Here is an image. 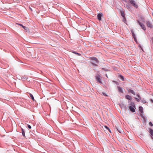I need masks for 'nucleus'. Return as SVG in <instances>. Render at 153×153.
<instances>
[{
	"label": "nucleus",
	"instance_id": "7",
	"mask_svg": "<svg viewBox=\"0 0 153 153\" xmlns=\"http://www.w3.org/2000/svg\"><path fill=\"white\" fill-rule=\"evenodd\" d=\"M103 16L102 13L98 14L97 15V18L99 20H101V17Z\"/></svg>",
	"mask_w": 153,
	"mask_h": 153
},
{
	"label": "nucleus",
	"instance_id": "16",
	"mask_svg": "<svg viewBox=\"0 0 153 153\" xmlns=\"http://www.w3.org/2000/svg\"><path fill=\"white\" fill-rule=\"evenodd\" d=\"M129 92L134 95L135 94V92L133 90H130Z\"/></svg>",
	"mask_w": 153,
	"mask_h": 153
},
{
	"label": "nucleus",
	"instance_id": "21",
	"mask_svg": "<svg viewBox=\"0 0 153 153\" xmlns=\"http://www.w3.org/2000/svg\"><path fill=\"white\" fill-rule=\"evenodd\" d=\"M149 125L150 126H153V124H152V122H149Z\"/></svg>",
	"mask_w": 153,
	"mask_h": 153
},
{
	"label": "nucleus",
	"instance_id": "24",
	"mask_svg": "<svg viewBox=\"0 0 153 153\" xmlns=\"http://www.w3.org/2000/svg\"><path fill=\"white\" fill-rule=\"evenodd\" d=\"M105 127L107 129V130H109V128L108 127H107V126H105Z\"/></svg>",
	"mask_w": 153,
	"mask_h": 153
},
{
	"label": "nucleus",
	"instance_id": "18",
	"mask_svg": "<svg viewBox=\"0 0 153 153\" xmlns=\"http://www.w3.org/2000/svg\"><path fill=\"white\" fill-rule=\"evenodd\" d=\"M120 78L122 79V80L123 81L124 80V77L123 76L120 75Z\"/></svg>",
	"mask_w": 153,
	"mask_h": 153
},
{
	"label": "nucleus",
	"instance_id": "10",
	"mask_svg": "<svg viewBox=\"0 0 153 153\" xmlns=\"http://www.w3.org/2000/svg\"><path fill=\"white\" fill-rule=\"evenodd\" d=\"M139 110L142 114L143 113V109L142 106H140L139 107Z\"/></svg>",
	"mask_w": 153,
	"mask_h": 153
},
{
	"label": "nucleus",
	"instance_id": "14",
	"mask_svg": "<svg viewBox=\"0 0 153 153\" xmlns=\"http://www.w3.org/2000/svg\"><path fill=\"white\" fill-rule=\"evenodd\" d=\"M117 131L120 133H122L123 132V131L122 129H120L119 128H117Z\"/></svg>",
	"mask_w": 153,
	"mask_h": 153
},
{
	"label": "nucleus",
	"instance_id": "26",
	"mask_svg": "<svg viewBox=\"0 0 153 153\" xmlns=\"http://www.w3.org/2000/svg\"><path fill=\"white\" fill-rule=\"evenodd\" d=\"M152 43H153V38H152Z\"/></svg>",
	"mask_w": 153,
	"mask_h": 153
},
{
	"label": "nucleus",
	"instance_id": "4",
	"mask_svg": "<svg viewBox=\"0 0 153 153\" xmlns=\"http://www.w3.org/2000/svg\"><path fill=\"white\" fill-rule=\"evenodd\" d=\"M95 78L96 79L98 82L100 83H102L101 79V76L100 75L97 74V75H96V76H95Z\"/></svg>",
	"mask_w": 153,
	"mask_h": 153
},
{
	"label": "nucleus",
	"instance_id": "8",
	"mask_svg": "<svg viewBox=\"0 0 153 153\" xmlns=\"http://www.w3.org/2000/svg\"><path fill=\"white\" fill-rule=\"evenodd\" d=\"M126 98L127 99L130 100H132V98L129 95H127L126 96Z\"/></svg>",
	"mask_w": 153,
	"mask_h": 153
},
{
	"label": "nucleus",
	"instance_id": "12",
	"mask_svg": "<svg viewBox=\"0 0 153 153\" xmlns=\"http://www.w3.org/2000/svg\"><path fill=\"white\" fill-rule=\"evenodd\" d=\"M121 15L124 18H125V13H124V12H123V11L121 12Z\"/></svg>",
	"mask_w": 153,
	"mask_h": 153
},
{
	"label": "nucleus",
	"instance_id": "28",
	"mask_svg": "<svg viewBox=\"0 0 153 153\" xmlns=\"http://www.w3.org/2000/svg\"><path fill=\"white\" fill-rule=\"evenodd\" d=\"M152 15H153V12L152 13Z\"/></svg>",
	"mask_w": 153,
	"mask_h": 153
},
{
	"label": "nucleus",
	"instance_id": "22",
	"mask_svg": "<svg viewBox=\"0 0 153 153\" xmlns=\"http://www.w3.org/2000/svg\"><path fill=\"white\" fill-rule=\"evenodd\" d=\"M27 126H28V128H29L30 129L31 128V126L30 125H28Z\"/></svg>",
	"mask_w": 153,
	"mask_h": 153
},
{
	"label": "nucleus",
	"instance_id": "11",
	"mask_svg": "<svg viewBox=\"0 0 153 153\" xmlns=\"http://www.w3.org/2000/svg\"><path fill=\"white\" fill-rule=\"evenodd\" d=\"M22 132V135L24 137H25V132L24 130V129L22 128H21Z\"/></svg>",
	"mask_w": 153,
	"mask_h": 153
},
{
	"label": "nucleus",
	"instance_id": "1",
	"mask_svg": "<svg viewBox=\"0 0 153 153\" xmlns=\"http://www.w3.org/2000/svg\"><path fill=\"white\" fill-rule=\"evenodd\" d=\"M89 59L91 60V63L93 65L95 66L98 65L96 63L98 64L99 61L97 58L95 57H90Z\"/></svg>",
	"mask_w": 153,
	"mask_h": 153
},
{
	"label": "nucleus",
	"instance_id": "23",
	"mask_svg": "<svg viewBox=\"0 0 153 153\" xmlns=\"http://www.w3.org/2000/svg\"><path fill=\"white\" fill-rule=\"evenodd\" d=\"M74 53L77 54L78 55L80 56L81 55L80 54L77 53Z\"/></svg>",
	"mask_w": 153,
	"mask_h": 153
},
{
	"label": "nucleus",
	"instance_id": "3",
	"mask_svg": "<svg viewBox=\"0 0 153 153\" xmlns=\"http://www.w3.org/2000/svg\"><path fill=\"white\" fill-rule=\"evenodd\" d=\"M137 21L138 22V24L141 27V28L144 30H146V27L145 25L143 23L140 22L138 20H137Z\"/></svg>",
	"mask_w": 153,
	"mask_h": 153
},
{
	"label": "nucleus",
	"instance_id": "25",
	"mask_svg": "<svg viewBox=\"0 0 153 153\" xmlns=\"http://www.w3.org/2000/svg\"><path fill=\"white\" fill-rule=\"evenodd\" d=\"M137 96L138 97V98H139V99H140L141 98L140 97V95H139L138 94H137Z\"/></svg>",
	"mask_w": 153,
	"mask_h": 153
},
{
	"label": "nucleus",
	"instance_id": "20",
	"mask_svg": "<svg viewBox=\"0 0 153 153\" xmlns=\"http://www.w3.org/2000/svg\"><path fill=\"white\" fill-rule=\"evenodd\" d=\"M135 99H136V100H137V102H139V101H140V99H139V98H135Z\"/></svg>",
	"mask_w": 153,
	"mask_h": 153
},
{
	"label": "nucleus",
	"instance_id": "17",
	"mask_svg": "<svg viewBox=\"0 0 153 153\" xmlns=\"http://www.w3.org/2000/svg\"><path fill=\"white\" fill-rule=\"evenodd\" d=\"M150 134L152 136L153 135V130L152 129H150Z\"/></svg>",
	"mask_w": 153,
	"mask_h": 153
},
{
	"label": "nucleus",
	"instance_id": "15",
	"mask_svg": "<svg viewBox=\"0 0 153 153\" xmlns=\"http://www.w3.org/2000/svg\"><path fill=\"white\" fill-rule=\"evenodd\" d=\"M19 25H20V26H22V27L25 30H26L27 29V27H25V26H23L22 24H19Z\"/></svg>",
	"mask_w": 153,
	"mask_h": 153
},
{
	"label": "nucleus",
	"instance_id": "19",
	"mask_svg": "<svg viewBox=\"0 0 153 153\" xmlns=\"http://www.w3.org/2000/svg\"><path fill=\"white\" fill-rule=\"evenodd\" d=\"M131 32L132 36H133V37L135 39V36L134 33V32L132 31H131Z\"/></svg>",
	"mask_w": 153,
	"mask_h": 153
},
{
	"label": "nucleus",
	"instance_id": "13",
	"mask_svg": "<svg viewBox=\"0 0 153 153\" xmlns=\"http://www.w3.org/2000/svg\"><path fill=\"white\" fill-rule=\"evenodd\" d=\"M29 94L30 95V97L33 100V101L34 100H35L34 99V97H33V95H32V94L30 93H29Z\"/></svg>",
	"mask_w": 153,
	"mask_h": 153
},
{
	"label": "nucleus",
	"instance_id": "5",
	"mask_svg": "<svg viewBox=\"0 0 153 153\" xmlns=\"http://www.w3.org/2000/svg\"><path fill=\"white\" fill-rule=\"evenodd\" d=\"M129 2L133 6L136 8H137L138 6L135 3V1L134 0H129Z\"/></svg>",
	"mask_w": 153,
	"mask_h": 153
},
{
	"label": "nucleus",
	"instance_id": "2",
	"mask_svg": "<svg viewBox=\"0 0 153 153\" xmlns=\"http://www.w3.org/2000/svg\"><path fill=\"white\" fill-rule=\"evenodd\" d=\"M128 103H129L130 105H131L129 107V109L132 112H134L135 111L134 109L135 105L134 103L131 102H129Z\"/></svg>",
	"mask_w": 153,
	"mask_h": 153
},
{
	"label": "nucleus",
	"instance_id": "9",
	"mask_svg": "<svg viewBox=\"0 0 153 153\" xmlns=\"http://www.w3.org/2000/svg\"><path fill=\"white\" fill-rule=\"evenodd\" d=\"M117 88H118V91H119L120 92H121L122 93H123V91L122 90V88L120 86H118Z\"/></svg>",
	"mask_w": 153,
	"mask_h": 153
},
{
	"label": "nucleus",
	"instance_id": "27",
	"mask_svg": "<svg viewBox=\"0 0 153 153\" xmlns=\"http://www.w3.org/2000/svg\"><path fill=\"white\" fill-rule=\"evenodd\" d=\"M151 101H152V102H153V101L152 100H151Z\"/></svg>",
	"mask_w": 153,
	"mask_h": 153
},
{
	"label": "nucleus",
	"instance_id": "6",
	"mask_svg": "<svg viewBox=\"0 0 153 153\" xmlns=\"http://www.w3.org/2000/svg\"><path fill=\"white\" fill-rule=\"evenodd\" d=\"M146 25L147 26L149 27L152 28L153 27V25L150 23V22L149 21H146Z\"/></svg>",
	"mask_w": 153,
	"mask_h": 153
}]
</instances>
